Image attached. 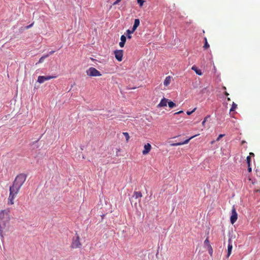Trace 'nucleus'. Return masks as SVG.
<instances>
[{
    "label": "nucleus",
    "mask_w": 260,
    "mask_h": 260,
    "mask_svg": "<svg viewBox=\"0 0 260 260\" xmlns=\"http://www.w3.org/2000/svg\"><path fill=\"white\" fill-rule=\"evenodd\" d=\"M34 25V23H32L31 24H30V25H27L25 27V28L26 29H28L30 27H31L32 26V25Z\"/></svg>",
    "instance_id": "c85d7f7f"
},
{
    "label": "nucleus",
    "mask_w": 260,
    "mask_h": 260,
    "mask_svg": "<svg viewBox=\"0 0 260 260\" xmlns=\"http://www.w3.org/2000/svg\"><path fill=\"white\" fill-rule=\"evenodd\" d=\"M223 89H224V90H225V89H226L225 87H224H224H223Z\"/></svg>",
    "instance_id": "4c0bfd02"
},
{
    "label": "nucleus",
    "mask_w": 260,
    "mask_h": 260,
    "mask_svg": "<svg viewBox=\"0 0 260 260\" xmlns=\"http://www.w3.org/2000/svg\"><path fill=\"white\" fill-rule=\"evenodd\" d=\"M133 197H135L136 199H139V202L140 203L141 201V198L142 197V194L140 191H135Z\"/></svg>",
    "instance_id": "f3484780"
},
{
    "label": "nucleus",
    "mask_w": 260,
    "mask_h": 260,
    "mask_svg": "<svg viewBox=\"0 0 260 260\" xmlns=\"http://www.w3.org/2000/svg\"><path fill=\"white\" fill-rule=\"evenodd\" d=\"M196 109L197 108H195L191 111H187V112H186L187 114L188 115H190V114H191L193 112H194L196 111Z\"/></svg>",
    "instance_id": "bb28decb"
},
{
    "label": "nucleus",
    "mask_w": 260,
    "mask_h": 260,
    "mask_svg": "<svg viewBox=\"0 0 260 260\" xmlns=\"http://www.w3.org/2000/svg\"><path fill=\"white\" fill-rule=\"evenodd\" d=\"M209 117H210V116H206V117H205L204 118V120H203V121L202 122V125H203V126H204V125H205V123L206 121L207 120V119H208Z\"/></svg>",
    "instance_id": "a878e982"
},
{
    "label": "nucleus",
    "mask_w": 260,
    "mask_h": 260,
    "mask_svg": "<svg viewBox=\"0 0 260 260\" xmlns=\"http://www.w3.org/2000/svg\"><path fill=\"white\" fill-rule=\"evenodd\" d=\"M121 1V0H116L114 3H113V5H117L118 3H119Z\"/></svg>",
    "instance_id": "7c9ffc66"
},
{
    "label": "nucleus",
    "mask_w": 260,
    "mask_h": 260,
    "mask_svg": "<svg viewBox=\"0 0 260 260\" xmlns=\"http://www.w3.org/2000/svg\"><path fill=\"white\" fill-rule=\"evenodd\" d=\"M126 35H127V38L128 39H131L132 38V36H131V34H128L127 32H126Z\"/></svg>",
    "instance_id": "c756f323"
},
{
    "label": "nucleus",
    "mask_w": 260,
    "mask_h": 260,
    "mask_svg": "<svg viewBox=\"0 0 260 260\" xmlns=\"http://www.w3.org/2000/svg\"><path fill=\"white\" fill-rule=\"evenodd\" d=\"M238 215L234 206L233 207L232 210V215L230 217V220L232 224H234L237 220Z\"/></svg>",
    "instance_id": "0eeeda50"
},
{
    "label": "nucleus",
    "mask_w": 260,
    "mask_h": 260,
    "mask_svg": "<svg viewBox=\"0 0 260 260\" xmlns=\"http://www.w3.org/2000/svg\"><path fill=\"white\" fill-rule=\"evenodd\" d=\"M152 148L151 145L150 143H147L144 146V149L142 151L143 155H146L149 153Z\"/></svg>",
    "instance_id": "f8f14e48"
},
{
    "label": "nucleus",
    "mask_w": 260,
    "mask_h": 260,
    "mask_svg": "<svg viewBox=\"0 0 260 260\" xmlns=\"http://www.w3.org/2000/svg\"><path fill=\"white\" fill-rule=\"evenodd\" d=\"M183 113V111H180L179 112H176L174 114L175 115L179 114H180V113Z\"/></svg>",
    "instance_id": "2f4dec72"
},
{
    "label": "nucleus",
    "mask_w": 260,
    "mask_h": 260,
    "mask_svg": "<svg viewBox=\"0 0 260 260\" xmlns=\"http://www.w3.org/2000/svg\"><path fill=\"white\" fill-rule=\"evenodd\" d=\"M138 3L139 4L140 7H142L144 4V1L143 0H137Z\"/></svg>",
    "instance_id": "393cba45"
},
{
    "label": "nucleus",
    "mask_w": 260,
    "mask_h": 260,
    "mask_svg": "<svg viewBox=\"0 0 260 260\" xmlns=\"http://www.w3.org/2000/svg\"><path fill=\"white\" fill-rule=\"evenodd\" d=\"M10 210L6 209L0 211V235L2 236L3 231L9 224Z\"/></svg>",
    "instance_id": "f257e3e1"
},
{
    "label": "nucleus",
    "mask_w": 260,
    "mask_h": 260,
    "mask_svg": "<svg viewBox=\"0 0 260 260\" xmlns=\"http://www.w3.org/2000/svg\"><path fill=\"white\" fill-rule=\"evenodd\" d=\"M168 100L164 98L160 102V103L157 105V108H161L163 107H165L167 105Z\"/></svg>",
    "instance_id": "ddd939ff"
},
{
    "label": "nucleus",
    "mask_w": 260,
    "mask_h": 260,
    "mask_svg": "<svg viewBox=\"0 0 260 260\" xmlns=\"http://www.w3.org/2000/svg\"><path fill=\"white\" fill-rule=\"evenodd\" d=\"M26 179V176L24 174H20L17 175L13 182V184L19 187L22 186Z\"/></svg>",
    "instance_id": "7ed1b4c3"
},
{
    "label": "nucleus",
    "mask_w": 260,
    "mask_h": 260,
    "mask_svg": "<svg viewBox=\"0 0 260 260\" xmlns=\"http://www.w3.org/2000/svg\"><path fill=\"white\" fill-rule=\"evenodd\" d=\"M237 108V105L235 104L234 102L233 103L232 107L230 109V111H234Z\"/></svg>",
    "instance_id": "5701e85b"
},
{
    "label": "nucleus",
    "mask_w": 260,
    "mask_h": 260,
    "mask_svg": "<svg viewBox=\"0 0 260 260\" xmlns=\"http://www.w3.org/2000/svg\"><path fill=\"white\" fill-rule=\"evenodd\" d=\"M126 40V37L124 35H122L120 38L121 41L119 43V46L120 47L122 48L124 47Z\"/></svg>",
    "instance_id": "2eb2a0df"
},
{
    "label": "nucleus",
    "mask_w": 260,
    "mask_h": 260,
    "mask_svg": "<svg viewBox=\"0 0 260 260\" xmlns=\"http://www.w3.org/2000/svg\"><path fill=\"white\" fill-rule=\"evenodd\" d=\"M224 94L226 95V96H228L229 95V93L227 92L226 91H225L224 92Z\"/></svg>",
    "instance_id": "72a5a7b5"
},
{
    "label": "nucleus",
    "mask_w": 260,
    "mask_h": 260,
    "mask_svg": "<svg viewBox=\"0 0 260 260\" xmlns=\"http://www.w3.org/2000/svg\"><path fill=\"white\" fill-rule=\"evenodd\" d=\"M54 52V51H50V52H49V54H50V55H51V54H52Z\"/></svg>",
    "instance_id": "f704fd0d"
},
{
    "label": "nucleus",
    "mask_w": 260,
    "mask_h": 260,
    "mask_svg": "<svg viewBox=\"0 0 260 260\" xmlns=\"http://www.w3.org/2000/svg\"><path fill=\"white\" fill-rule=\"evenodd\" d=\"M49 56V55H44V56H42L39 61H38V63H42L44 61V60L45 59V58H46V57H47L48 56Z\"/></svg>",
    "instance_id": "4be33fe9"
},
{
    "label": "nucleus",
    "mask_w": 260,
    "mask_h": 260,
    "mask_svg": "<svg viewBox=\"0 0 260 260\" xmlns=\"http://www.w3.org/2000/svg\"><path fill=\"white\" fill-rule=\"evenodd\" d=\"M199 135H196L194 136H193L192 137H191L190 138H189V139L185 140L183 142H178V143H172L170 144V145L171 146H180V145H184V144H187L189 141L192 139V138L196 137V136H198Z\"/></svg>",
    "instance_id": "9b49d317"
},
{
    "label": "nucleus",
    "mask_w": 260,
    "mask_h": 260,
    "mask_svg": "<svg viewBox=\"0 0 260 260\" xmlns=\"http://www.w3.org/2000/svg\"><path fill=\"white\" fill-rule=\"evenodd\" d=\"M224 136V134H220L216 139V141H219V140Z\"/></svg>",
    "instance_id": "cd10ccee"
},
{
    "label": "nucleus",
    "mask_w": 260,
    "mask_h": 260,
    "mask_svg": "<svg viewBox=\"0 0 260 260\" xmlns=\"http://www.w3.org/2000/svg\"><path fill=\"white\" fill-rule=\"evenodd\" d=\"M76 238H74L72 242L71 247L72 248H77L81 247L82 244L80 241V238L77 233L76 234Z\"/></svg>",
    "instance_id": "39448f33"
},
{
    "label": "nucleus",
    "mask_w": 260,
    "mask_h": 260,
    "mask_svg": "<svg viewBox=\"0 0 260 260\" xmlns=\"http://www.w3.org/2000/svg\"><path fill=\"white\" fill-rule=\"evenodd\" d=\"M250 160H251L250 156H248L246 158V161H247V163L248 164V167H249V166L250 165Z\"/></svg>",
    "instance_id": "b1692460"
},
{
    "label": "nucleus",
    "mask_w": 260,
    "mask_h": 260,
    "mask_svg": "<svg viewBox=\"0 0 260 260\" xmlns=\"http://www.w3.org/2000/svg\"><path fill=\"white\" fill-rule=\"evenodd\" d=\"M86 74L88 76L91 77H98L102 76L101 73L93 67L89 68L86 70Z\"/></svg>",
    "instance_id": "20e7f679"
},
{
    "label": "nucleus",
    "mask_w": 260,
    "mask_h": 260,
    "mask_svg": "<svg viewBox=\"0 0 260 260\" xmlns=\"http://www.w3.org/2000/svg\"><path fill=\"white\" fill-rule=\"evenodd\" d=\"M250 155H251V156H254V153H252V152H250Z\"/></svg>",
    "instance_id": "c9c22d12"
},
{
    "label": "nucleus",
    "mask_w": 260,
    "mask_h": 260,
    "mask_svg": "<svg viewBox=\"0 0 260 260\" xmlns=\"http://www.w3.org/2000/svg\"><path fill=\"white\" fill-rule=\"evenodd\" d=\"M168 104L169 107L170 108H173L176 106V104L172 101H170V102L168 101Z\"/></svg>",
    "instance_id": "aec40b11"
},
{
    "label": "nucleus",
    "mask_w": 260,
    "mask_h": 260,
    "mask_svg": "<svg viewBox=\"0 0 260 260\" xmlns=\"http://www.w3.org/2000/svg\"><path fill=\"white\" fill-rule=\"evenodd\" d=\"M114 54L115 58L118 61H122L123 58V51L122 50H115Z\"/></svg>",
    "instance_id": "1a4fd4ad"
},
{
    "label": "nucleus",
    "mask_w": 260,
    "mask_h": 260,
    "mask_svg": "<svg viewBox=\"0 0 260 260\" xmlns=\"http://www.w3.org/2000/svg\"><path fill=\"white\" fill-rule=\"evenodd\" d=\"M227 100H228V101H231V99H230V98H228Z\"/></svg>",
    "instance_id": "e433bc0d"
},
{
    "label": "nucleus",
    "mask_w": 260,
    "mask_h": 260,
    "mask_svg": "<svg viewBox=\"0 0 260 260\" xmlns=\"http://www.w3.org/2000/svg\"><path fill=\"white\" fill-rule=\"evenodd\" d=\"M140 25V20L139 19H136L135 20L134 24L133 26V28L132 30L127 29L126 30V32L128 34H133L135 30L137 29V28L138 27V26Z\"/></svg>",
    "instance_id": "9d476101"
},
{
    "label": "nucleus",
    "mask_w": 260,
    "mask_h": 260,
    "mask_svg": "<svg viewBox=\"0 0 260 260\" xmlns=\"http://www.w3.org/2000/svg\"><path fill=\"white\" fill-rule=\"evenodd\" d=\"M204 41H205V44L203 46V48H204V49H207L208 48H209L210 46L207 42V39L206 38H204Z\"/></svg>",
    "instance_id": "6ab92c4d"
},
{
    "label": "nucleus",
    "mask_w": 260,
    "mask_h": 260,
    "mask_svg": "<svg viewBox=\"0 0 260 260\" xmlns=\"http://www.w3.org/2000/svg\"><path fill=\"white\" fill-rule=\"evenodd\" d=\"M248 171L249 172H251L252 170H251V168L249 166L248 167Z\"/></svg>",
    "instance_id": "473e14b6"
},
{
    "label": "nucleus",
    "mask_w": 260,
    "mask_h": 260,
    "mask_svg": "<svg viewBox=\"0 0 260 260\" xmlns=\"http://www.w3.org/2000/svg\"><path fill=\"white\" fill-rule=\"evenodd\" d=\"M172 77L170 76H168L166 77L164 81V84L165 86H168L171 82Z\"/></svg>",
    "instance_id": "dca6fc26"
},
{
    "label": "nucleus",
    "mask_w": 260,
    "mask_h": 260,
    "mask_svg": "<svg viewBox=\"0 0 260 260\" xmlns=\"http://www.w3.org/2000/svg\"><path fill=\"white\" fill-rule=\"evenodd\" d=\"M55 78H56V76H40L38 78L37 81L39 83H43L45 81L49 80L54 79Z\"/></svg>",
    "instance_id": "423d86ee"
},
{
    "label": "nucleus",
    "mask_w": 260,
    "mask_h": 260,
    "mask_svg": "<svg viewBox=\"0 0 260 260\" xmlns=\"http://www.w3.org/2000/svg\"><path fill=\"white\" fill-rule=\"evenodd\" d=\"M123 135L125 136L126 141L127 142L130 138L128 133L127 132H124L123 133Z\"/></svg>",
    "instance_id": "412c9836"
},
{
    "label": "nucleus",
    "mask_w": 260,
    "mask_h": 260,
    "mask_svg": "<svg viewBox=\"0 0 260 260\" xmlns=\"http://www.w3.org/2000/svg\"><path fill=\"white\" fill-rule=\"evenodd\" d=\"M229 243L228 246V253H227V257H229L231 254L232 250L233 248V246L232 244V241L231 239H229Z\"/></svg>",
    "instance_id": "4468645a"
},
{
    "label": "nucleus",
    "mask_w": 260,
    "mask_h": 260,
    "mask_svg": "<svg viewBox=\"0 0 260 260\" xmlns=\"http://www.w3.org/2000/svg\"><path fill=\"white\" fill-rule=\"evenodd\" d=\"M204 245L205 248H207V250L208 251V252L210 254V255L212 256L213 254V249L212 248L211 244H210L208 237H207L204 241Z\"/></svg>",
    "instance_id": "6e6552de"
},
{
    "label": "nucleus",
    "mask_w": 260,
    "mask_h": 260,
    "mask_svg": "<svg viewBox=\"0 0 260 260\" xmlns=\"http://www.w3.org/2000/svg\"><path fill=\"white\" fill-rule=\"evenodd\" d=\"M191 70L194 71L196 72V73L198 75L201 76L203 74L202 71L198 69L196 66H193L191 67Z\"/></svg>",
    "instance_id": "a211bd4d"
},
{
    "label": "nucleus",
    "mask_w": 260,
    "mask_h": 260,
    "mask_svg": "<svg viewBox=\"0 0 260 260\" xmlns=\"http://www.w3.org/2000/svg\"><path fill=\"white\" fill-rule=\"evenodd\" d=\"M20 187L13 184L12 186L10 187V194L8 198V204L12 205L14 204V200L15 198L16 195L18 193Z\"/></svg>",
    "instance_id": "f03ea898"
}]
</instances>
